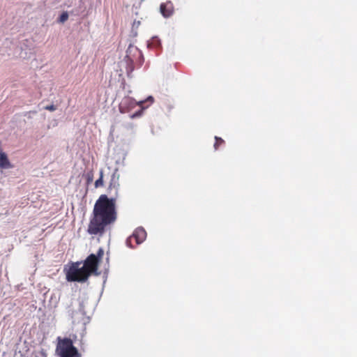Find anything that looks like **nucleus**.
Instances as JSON below:
<instances>
[{
    "instance_id": "1",
    "label": "nucleus",
    "mask_w": 357,
    "mask_h": 357,
    "mask_svg": "<svg viewBox=\"0 0 357 357\" xmlns=\"http://www.w3.org/2000/svg\"><path fill=\"white\" fill-rule=\"evenodd\" d=\"M116 197L109 198L101 195L96 200L90 218L87 232L91 235L102 236L107 227L117 219Z\"/></svg>"
},
{
    "instance_id": "2",
    "label": "nucleus",
    "mask_w": 357,
    "mask_h": 357,
    "mask_svg": "<svg viewBox=\"0 0 357 357\" xmlns=\"http://www.w3.org/2000/svg\"><path fill=\"white\" fill-rule=\"evenodd\" d=\"M58 344L56 352L59 357H80L77 348L73 346V340L70 338H57Z\"/></svg>"
},
{
    "instance_id": "3",
    "label": "nucleus",
    "mask_w": 357,
    "mask_h": 357,
    "mask_svg": "<svg viewBox=\"0 0 357 357\" xmlns=\"http://www.w3.org/2000/svg\"><path fill=\"white\" fill-rule=\"evenodd\" d=\"M80 263L77 262L73 264L66 273V279L70 282H86L90 274L87 272L84 266L79 268Z\"/></svg>"
},
{
    "instance_id": "4",
    "label": "nucleus",
    "mask_w": 357,
    "mask_h": 357,
    "mask_svg": "<svg viewBox=\"0 0 357 357\" xmlns=\"http://www.w3.org/2000/svg\"><path fill=\"white\" fill-rule=\"evenodd\" d=\"M103 255L104 250L103 248H100L96 255L91 254L84 260L83 266L90 274V275L91 274H98L97 271L98 269V266L103 257Z\"/></svg>"
},
{
    "instance_id": "5",
    "label": "nucleus",
    "mask_w": 357,
    "mask_h": 357,
    "mask_svg": "<svg viewBox=\"0 0 357 357\" xmlns=\"http://www.w3.org/2000/svg\"><path fill=\"white\" fill-rule=\"evenodd\" d=\"M146 238V232L142 227L137 228L133 234L129 236L126 240V245L134 248L139 244L142 243Z\"/></svg>"
},
{
    "instance_id": "6",
    "label": "nucleus",
    "mask_w": 357,
    "mask_h": 357,
    "mask_svg": "<svg viewBox=\"0 0 357 357\" xmlns=\"http://www.w3.org/2000/svg\"><path fill=\"white\" fill-rule=\"evenodd\" d=\"M146 101H150L151 103H152L153 102V98L152 96H149L146 100L139 101L136 103H135L134 100L130 98H124L123 100V102L121 104L120 111H121V112H125V111H123V105H131L132 107H133L135 105H137L140 106L142 107V109L136 112L135 113L132 114L130 116V118L134 119L135 117L140 116L143 112V109H144V104Z\"/></svg>"
},
{
    "instance_id": "7",
    "label": "nucleus",
    "mask_w": 357,
    "mask_h": 357,
    "mask_svg": "<svg viewBox=\"0 0 357 357\" xmlns=\"http://www.w3.org/2000/svg\"><path fill=\"white\" fill-rule=\"evenodd\" d=\"M160 9V13L165 17H169L174 13V5L170 1H168L161 3Z\"/></svg>"
},
{
    "instance_id": "8",
    "label": "nucleus",
    "mask_w": 357,
    "mask_h": 357,
    "mask_svg": "<svg viewBox=\"0 0 357 357\" xmlns=\"http://www.w3.org/2000/svg\"><path fill=\"white\" fill-rule=\"evenodd\" d=\"M119 175L117 174V169H115L111 176L110 182L108 186V190H112L113 188L115 190V194L117 195V187Z\"/></svg>"
},
{
    "instance_id": "9",
    "label": "nucleus",
    "mask_w": 357,
    "mask_h": 357,
    "mask_svg": "<svg viewBox=\"0 0 357 357\" xmlns=\"http://www.w3.org/2000/svg\"><path fill=\"white\" fill-rule=\"evenodd\" d=\"M12 167V165L6 155V154L0 151V168L1 169H10Z\"/></svg>"
},
{
    "instance_id": "10",
    "label": "nucleus",
    "mask_w": 357,
    "mask_h": 357,
    "mask_svg": "<svg viewBox=\"0 0 357 357\" xmlns=\"http://www.w3.org/2000/svg\"><path fill=\"white\" fill-rule=\"evenodd\" d=\"M103 185H104L103 171L100 170V178L96 181V182H95V187L96 188H100V187H102Z\"/></svg>"
},
{
    "instance_id": "11",
    "label": "nucleus",
    "mask_w": 357,
    "mask_h": 357,
    "mask_svg": "<svg viewBox=\"0 0 357 357\" xmlns=\"http://www.w3.org/2000/svg\"><path fill=\"white\" fill-rule=\"evenodd\" d=\"M215 142L214 144V149L218 150L219 146L225 144V141L218 137H215Z\"/></svg>"
},
{
    "instance_id": "12",
    "label": "nucleus",
    "mask_w": 357,
    "mask_h": 357,
    "mask_svg": "<svg viewBox=\"0 0 357 357\" xmlns=\"http://www.w3.org/2000/svg\"><path fill=\"white\" fill-rule=\"evenodd\" d=\"M68 19V13L67 12H63L58 19V22L60 23H64Z\"/></svg>"
},
{
    "instance_id": "13",
    "label": "nucleus",
    "mask_w": 357,
    "mask_h": 357,
    "mask_svg": "<svg viewBox=\"0 0 357 357\" xmlns=\"http://www.w3.org/2000/svg\"><path fill=\"white\" fill-rule=\"evenodd\" d=\"M45 109L53 112L56 109V107L54 105H50L45 107Z\"/></svg>"
},
{
    "instance_id": "14",
    "label": "nucleus",
    "mask_w": 357,
    "mask_h": 357,
    "mask_svg": "<svg viewBox=\"0 0 357 357\" xmlns=\"http://www.w3.org/2000/svg\"><path fill=\"white\" fill-rule=\"evenodd\" d=\"M93 181V174H89L87 175V183H91V181Z\"/></svg>"
}]
</instances>
